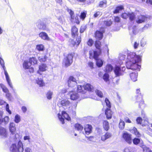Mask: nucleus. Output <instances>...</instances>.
Masks as SVG:
<instances>
[{
	"label": "nucleus",
	"mask_w": 152,
	"mask_h": 152,
	"mask_svg": "<svg viewBox=\"0 0 152 152\" xmlns=\"http://www.w3.org/2000/svg\"><path fill=\"white\" fill-rule=\"evenodd\" d=\"M127 54V61L126 63L127 69L140 71L141 66L139 63L141 62L142 56L131 52H128Z\"/></svg>",
	"instance_id": "1"
},
{
	"label": "nucleus",
	"mask_w": 152,
	"mask_h": 152,
	"mask_svg": "<svg viewBox=\"0 0 152 152\" xmlns=\"http://www.w3.org/2000/svg\"><path fill=\"white\" fill-rule=\"evenodd\" d=\"M125 69L124 66L120 67V66L116 64L114 68L111 64H108L106 66L104 71L109 73L113 70L115 76L118 77L123 75V72Z\"/></svg>",
	"instance_id": "2"
},
{
	"label": "nucleus",
	"mask_w": 152,
	"mask_h": 152,
	"mask_svg": "<svg viewBox=\"0 0 152 152\" xmlns=\"http://www.w3.org/2000/svg\"><path fill=\"white\" fill-rule=\"evenodd\" d=\"M99 40H97L95 43V46L97 50L89 51V55H90V57L92 58V57H93L96 58L99 55H101L102 53L101 43Z\"/></svg>",
	"instance_id": "3"
},
{
	"label": "nucleus",
	"mask_w": 152,
	"mask_h": 152,
	"mask_svg": "<svg viewBox=\"0 0 152 152\" xmlns=\"http://www.w3.org/2000/svg\"><path fill=\"white\" fill-rule=\"evenodd\" d=\"M77 90L78 92L84 94L87 91L93 92L94 91V88L93 86L89 83H87L85 86L77 85Z\"/></svg>",
	"instance_id": "4"
},
{
	"label": "nucleus",
	"mask_w": 152,
	"mask_h": 152,
	"mask_svg": "<svg viewBox=\"0 0 152 152\" xmlns=\"http://www.w3.org/2000/svg\"><path fill=\"white\" fill-rule=\"evenodd\" d=\"M10 150L11 152H23L24 148L22 142L20 140L18 142L17 145L15 143L12 144Z\"/></svg>",
	"instance_id": "5"
},
{
	"label": "nucleus",
	"mask_w": 152,
	"mask_h": 152,
	"mask_svg": "<svg viewBox=\"0 0 152 152\" xmlns=\"http://www.w3.org/2000/svg\"><path fill=\"white\" fill-rule=\"evenodd\" d=\"M36 25L37 28L40 30L46 31L50 32V30L47 26L46 22L42 19L38 20L36 23Z\"/></svg>",
	"instance_id": "6"
},
{
	"label": "nucleus",
	"mask_w": 152,
	"mask_h": 152,
	"mask_svg": "<svg viewBox=\"0 0 152 152\" xmlns=\"http://www.w3.org/2000/svg\"><path fill=\"white\" fill-rule=\"evenodd\" d=\"M74 55V53H69L64 58V64L65 67H67L70 66L72 64L73 61V59Z\"/></svg>",
	"instance_id": "7"
},
{
	"label": "nucleus",
	"mask_w": 152,
	"mask_h": 152,
	"mask_svg": "<svg viewBox=\"0 0 152 152\" xmlns=\"http://www.w3.org/2000/svg\"><path fill=\"white\" fill-rule=\"evenodd\" d=\"M58 116L59 121L62 124H64L65 123V119L69 121L71 120L70 117L66 111H62L61 114L59 113L58 114Z\"/></svg>",
	"instance_id": "8"
},
{
	"label": "nucleus",
	"mask_w": 152,
	"mask_h": 152,
	"mask_svg": "<svg viewBox=\"0 0 152 152\" xmlns=\"http://www.w3.org/2000/svg\"><path fill=\"white\" fill-rule=\"evenodd\" d=\"M105 32V28L101 27L99 30H96L94 33V37L97 40H101L103 38V34Z\"/></svg>",
	"instance_id": "9"
},
{
	"label": "nucleus",
	"mask_w": 152,
	"mask_h": 152,
	"mask_svg": "<svg viewBox=\"0 0 152 152\" xmlns=\"http://www.w3.org/2000/svg\"><path fill=\"white\" fill-rule=\"evenodd\" d=\"M132 141L134 145H138L142 149V150L145 149V148H146V146L144 145L143 142L141 138L137 137H135L132 140Z\"/></svg>",
	"instance_id": "10"
},
{
	"label": "nucleus",
	"mask_w": 152,
	"mask_h": 152,
	"mask_svg": "<svg viewBox=\"0 0 152 152\" xmlns=\"http://www.w3.org/2000/svg\"><path fill=\"white\" fill-rule=\"evenodd\" d=\"M68 86L69 87L74 88L75 86H77L76 80L73 76H70L67 81Z\"/></svg>",
	"instance_id": "11"
},
{
	"label": "nucleus",
	"mask_w": 152,
	"mask_h": 152,
	"mask_svg": "<svg viewBox=\"0 0 152 152\" xmlns=\"http://www.w3.org/2000/svg\"><path fill=\"white\" fill-rule=\"evenodd\" d=\"M122 137L129 144H130L132 142V135L126 132L123 133Z\"/></svg>",
	"instance_id": "12"
},
{
	"label": "nucleus",
	"mask_w": 152,
	"mask_h": 152,
	"mask_svg": "<svg viewBox=\"0 0 152 152\" xmlns=\"http://www.w3.org/2000/svg\"><path fill=\"white\" fill-rule=\"evenodd\" d=\"M100 55H99L96 57L94 58L92 57V58L90 57V55H89V58L94 59L95 60L96 64L98 68H100L103 65L104 61L102 59L99 58V56Z\"/></svg>",
	"instance_id": "13"
},
{
	"label": "nucleus",
	"mask_w": 152,
	"mask_h": 152,
	"mask_svg": "<svg viewBox=\"0 0 152 152\" xmlns=\"http://www.w3.org/2000/svg\"><path fill=\"white\" fill-rule=\"evenodd\" d=\"M81 41V38L80 36H79L78 38H77L75 41H74V39H70L69 40V45L71 47L75 46L76 45L77 47L80 44Z\"/></svg>",
	"instance_id": "14"
},
{
	"label": "nucleus",
	"mask_w": 152,
	"mask_h": 152,
	"mask_svg": "<svg viewBox=\"0 0 152 152\" xmlns=\"http://www.w3.org/2000/svg\"><path fill=\"white\" fill-rule=\"evenodd\" d=\"M3 114V112L0 111V125L3 123L4 124H7L10 120V118L8 116H6L4 118H2Z\"/></svg>",
	"instance_id": "15"
},
{
	"label": "nucleus",
	"mask_w": 152,
	"mask_h": 152,
	"mask_svg": "<svg viewBox=\"0 0 152 152\" xmlns=\"http://www.w3.org/2000/svg\"><path fill=\"white\" fill-rule=\"evenodd\" d=\"M92 128V126L91 125L89 124L86 125L84 128L85 133L83 132V134L87 135L91 133Z\"/></svg>",
	"instance_id": "16"
},
{
	"label": "nucleus",
	"mask_w": 152,
	"mask_h": 152,
	"mask_svg": "<svg viewBox=\"0 0 152 152\" xmlns=\"http://www.w3.org/2000/svg\"><path fill=\"white\" fill-rule=\"evenodd\" d=\"M126 57V55H124L122 53L120 54L119 56V60L117 61V64L118 65V66H120V67H121V65L123 64L122 60H125Z\"/></svg>",
	"instance_id": "17"
},
{
	"label": "nucleus",
	"mask_w": 152,
	"mask_h": 152,
	"mask_svg": "<svg viewBox=\"0 0 152 152\" xmlns=\"http://www.w3.org/2000/svg\"><path fill=\"white\" fill-rule=\"evenodd\" d=\"M7 129L4 127H0V135L2 138H5L7 137Z\"/></svg>",
	"instance_id": "18"
},
{
	"label": "nucleus",
	"mask_w": 152,
	"mask_h": 152,
	"mask_svg": "<svg viewBox=\"0 0 152 152\" xmlns=\"http://www.w3.org/2000/svg\"><path fill=\"white\" fill-rule=\"evenodd\" d=\"M77 93L75 92H70V98L72 100H75L78 99L80 96V95L78 94L79 92L77 90Z\"/></svg>",
	"instance_id": "19"
},
{
	"label": "nucleus",
	"mask_w": 152,
	"mask_h": 152,
	"mask_svg": "<svg viewBox=\"0 0 152 152\" xmlns=\"http://www.w3.org/2000/svg\"><path fill=\"white\" fill-rule=\"evenodd\" d=\"M9 130L11 134L13 135L15 134L16 128L15 126V124L14 122H10L9 124Z\"/></svg>",
	"instance_id": "20"
},
{
	"label": "nucleus",
	"mask_w": 152,
	"mask_h": 152,
	"mask_svg": "<svg viewBox=\"0 0 152 152\" xmlns=\"http://www.w3.org/2000/svg\"><path fill=\"white\" fill-rule=\"evenodd\" d=\"M39 36L42 39L47 40H49L50 38L48 37V34L46 33L44 31H42L40 32Z\"/></svg>",
	"instance_id": "21"
},
{
	"label": "nucleus",
	"mask_w": 152,
	"mask_h": 152,
	"mask_svg": "<svg viewBox=\"0 0 152 152\" xmlns=\"http://www.w3.org/2000/svg\"><path fill=\"white\" fill-rule=\"evenodd\" d=\"M147 18L148 17H147L145 15H141L136 20V22L138 24L141 23L145 22Z\"/></svg>",
	"instance_id": "22"
},
{
	"label": "nucleus",
	"mask_w": 152,
	"mask_h": 152,
	"mask_svg": "<svg viewBox=\"0 0 152 152\" xmlns=\"http://www.w3.org/2000/svg\"><path fill=\"white\" fill-rule=\"evenodd\" d=\"M6 104L5 107L6 110L7 111L8 113L10 115L12 114L11 111L10 110L9 105L6 102L3 100H0V105H2L4 104Z\"/></svg>",
	"instance_id": "23"
},
{
	"label": "nucleus",
	"mask_w": 152,
	"mask_h": 152,
	"mask_svg": "<svg viewBox=\"0 0 152 152\" xmlns=\"http://www.w3.org/2000/svg\"><path fill=\"white\" fill-rule=\"evenodd\" d=\"M105 114L107 119H110L112 118L113 112L110 109H106Z\"/></svg>",
	"instance_id": "24"
},
{
	"label": "nucleus",
	"mask_w": 152,
	"mask_h": 152,
	"mask_svg": "<svg viewBox=\"0 0 152 152\" xmlns=\"http://www.w3.org/2000/svg\"><path fill=\"white\" fill-rule=\"evenodd\" d=\"M71 34L72 37L75 38L78 35V29L75 26H73L71 29Z\"/></svg>",
	"instance_id": "25"
},
{
	"label": "nucleus",
	"mask_w": 152,
	"mask_h": 152,
	"mask_svg": "<svg viewBox=\"0 0 152 152\" xmlns=\"http://www.w3.org/2000/svg\"><path fill=\"white\" fill-rule=\"evenodd\" d=\"M128 17L129 18L130 24L133 25L135 22V15L134 13L133 12L129 13Z\"/></svg>",
	"instance_id": "26"
},
{
	"label": "nucleus",
	"mask_w": 152,
	"mask_h": 152,
	"mask_svg": "<svg viewBox=\"0 0 152 152\" xmlns=\"http://www.w3.org/2000/svg\"><path fill=\"white\" fill-rule=\"evenodd\" d=\"M61 105L65 109L64 107H69L70 104V102L67 99H63L61 101Z\"/></svg>",
	"instance_id": "27"
},
{
	"label": "nucleus",
	"mask_w": 152,
	"mask_h": 152,
	"mask_svg": "<svg viewBox=\"0 0 152 152\" xmlns=\"http://www.w3.org/2000/svg\"><path fill=\"white\" fill-rule=\"evenodd\" d=\"M36 49L38 52H43L45 50V48L43 44H39L36 45Z\"/></svg>",
	"instance_id": "28"
},
{
	"label": "nucleus",
	"mask_w": 152,
	"mask_h": 152,
	"mask_svg": "<svg viewBox=\"0 0 152 152\" xmlns=\"http://www.w3.org/2000/svg\"><path fill=\"white\" fill-rule=\"evenodd\" d=\"M124 9V6L122 5H119L117 6L115 8V10L113 11L114 14H117Z\"/></svg>",
	"instance_id": "29"
},
{
	"label": "nucleus",
	"mask_w": 152,
	"mask_h": 152,
	"mask_svg": "<svg viewBox=\"0 0 152 152\" xmlns=\"http://www.w3.org/2000/svg\"><path fill=\"white\" fill-rule=\"evenodd\" d=\"M138 73L132 72L130 74V76L133 82H135L137 80Z\"/></svg>",
	"instance_id": "30"
},
{
	"label": "nucleus",
	"mask_w": 152,
	"mask_h": 152,
	"mask_svg": "<svg viewBox=\"0 0 152 152\" xmlns=\"http://www.w3.org/2000/svg\"><path fill=\"white\" fill-rule=\"evenodd\" d=\"M130 132L136 135L137 137H140L141 136L140 133L138 131L137 129L134 127H133V129L131 130Z\"/></svg>",
	"instance_id": "31"
},
{
	"label": "nucleus",
	"mask_w": 152,
	"mask_h": 152,
	"mask_svg": "<svg viewBox=\"0 0 152 152\" xmlns=\"http://www.w3.org/2000/svg\"><path fill=\"white\" fill-rule=\"evenodd\" d=\"M112 136L111 133L107 132L104 135L102 136L101 137V139L103 141H105L106 140Z\"/></svg>",
	"instance_id": "32"
},
{
	"label": "nucleus",
	"mask_w": 152,
	"mask_h": 152,
	"mask_svg": "<svg viewBox=\"0 0 152 152\" xmlns=\"http://www.w3.org/2000/svg\"><path fill=\"white\" fill-rule=\"evenodd\" d=\"M36 83L40 87H42L45 85V83L43 79L41 78L38 77L36 79Z\"/></svg>",
	"instance_id": "33"
},
{
	"label": "nucleus",
	"mask_w": 152,
	"mask_h": 152,
	"mask_svg": "<svg viewBox=\"0 0 152 152\" xmlns=\"http://www.w3.org/2000/svg\"><path fill=\"white\" fill-rule=\"evenodd\" d=\"M74 127L75 130L80 132H81L83 129V126L79 123L75 124L74 125Z\"/></svg>",
	"instance_id": "34"
},
{
	"label": "nucleus",
	"mask_w": 152,
	"mask_h": 152,
	"mask_svg": "<svg viewBox=\"0 0 152 152\" xmlns=\"http://www.w3.org/2000/svg\"><path fill=\"white\" fill-rule=\"evenodd\" d=\"M103 124V127L104 130L106 131H108L110 128L108 122L107 120H104Z\"/></svg>",
	"instance_id": "35"
},
{
	"label": "nucleus",
	"mask_w": 152,
	"mask_h": 152,
	"mask_svg": "<svg viewBox=\"0 0 152 152\" xmlns=\"http://www.w3.org/2000/svg\"><path fill=\"white\" fill-rule=\"evenodd\" d=\"M28 62L30 66L34 65L35 64H37V61L35 57L30 58Z\"/></svg>",
	"instance_id": "36"
},
{
	"label": "nucleus",
	"mask_w": 152,
	"mask_h": 152,
	"mask_svg": "<svg viewBox=\"0 0 152 152\" xmlns=\"http://www.w3.org/2000/svg\"><path fill=\"white\" fill-rule=\"evenodd\" d=\"M107 1L106 0H103L100 1L98 7H106L107 5Z\"/></svg>",
	"instance_id": "37"
},
{
	"label": "nucleus",
	"mask_w": 152,
	"mask_h": 152,
	"mask_svg": "<svg viewBox=\"0 0 152 152\" xmlns=\"http://www.w3.org/2000/svg\"><path fill=\"white\" fill-rule=\"evenodd\" d=\"M110 76L109 73L106 72L103 75L102 78L106 82H108L110 80Z\"/></svg>",
	"instance_id": "38"
},
{
	"label": "nucleus",
	"mask_w": 152,
	"mask_h": 152,
	"mask_svg": "<svg viewBox=\"0 0 152 152\" xmlns=\"http://www.w3.org/2000/svg\"><path fill=\"white\" fill-rule=\"evenodd\" d=\"M47 65L45 64H42L39 66V70L41 72L45 71L46 70Z\"/></svg>",
	"instance_id": "39"
},
{
	"label": "nucleus",
	"mask_w": 152,
	"mask_h": 152,
	"mask_svg": "<svg viewBox=\"0 0 152 152\" xmlns=\"http://www.w3.org/2000/svg\"><path fill=\"white\" fill-rule=\"evenodd\" d=\"M140 92V89H138L136 90V94H137L136 95V99L138 100L139 99H142V95L141 93L139 92Z\"/></svg>",
	"instance_id": "40"
},
{
	"label": "nucleus",
	"mask_w": 152,
	"mask_h": 152,
	"mask_svg": "<svg viewBox=\"0 0 152 152\" xmlns=\"http://www.w3.org/2000/svg\"><path fill=\"white\" fill-rule=\"evenodd\" d=\"M23 66L25 69H28L31 66L29 62L27 61H24L23 63Z\"/></svg>",
	"instance_id": "41"
},
{
	"label": "nucleus",
	"mask_w": 152,
	"mask_h": 152,
	"mask_svg": "<svg viewBox=\"0 0 152 152\" xmlns=\"http://www.w3.org/2000/svg\"><path fill=\"white\" fill-rule=\"evenodd\" d=\"M48 58V57L46 55L41 56L38 57V59L40 62H45Z\"/></svg>",
	"instance_id": "42"
},
{
	"label": "nucleus",
	"mask_w": 152,
	"mask_h": 152,
	"mask_svg": "<svg viewBox=\"0 0 152 152\" xmlns=\"http://www.w3.org/2000/svg\"><path fill=\"white\" fill-rule=\"evenodd\" d=\"M125 124L124 121L121 119H120L119 124V127L120 129L121 130L124 129L125 127Z\"/></svg>",
	"instance_id": "43"
},
{
	"label": "nucleus",
	"mask_w": 152,
	"mask_h": 152,
	"mask_svg": "<svg viewBox=\"0 0 152 152\" xmlns=\"http://www.w3.org/2000/svg\"><path fill=\"white\" fill-rule=\"evenodd\" d=\"M105 103H106V105L107 107L106 109H110L111 106V105L110 102L109 101V99L106 98L104 100Z\"/></svg>",
	"instance_id": "44"
},
{
	"label": "nucleus",
	"mask_w": 152,
	"mask_h": 152,
	"mask_svg": "<svg viewBox=\"0 0 152 152\" xmlns=\"http://www.w3.org/2000/svg\"><path fill=\"white\" fill-rule=\"evenodd\" d=\"M0 86L2 89V91L4 93H7L9 92L8 89L3 84L1 83L0 84Z\"/></svg>",
	"instance_id": "45"
},
{
	"label": "nucleus",
	"mask_w": 152,
	"mask_h": 152,
	"mask_svg": "<svg viewBox=\"0 0 152 152\" xmlns=\"http://www.w3.org/2000/svg\"><path fill=\"white\" fill-rule=\"evenodd\" d=\"M21 118L20 115L18 114H16L14 118V121L16 123H18L20 121Z\"/></svg>",
	"instance_id": "46"
},
{
	"label": "nucleus",
	"mask_w": 152,
	"mask_h": 152,
	"mask_svg": "<svg viewBox=\"0 0 152 152\" xmlns=\"http://www.w3.org/2000/svg\"><path fill=\"white\" fill-rule=\"evenodd\" d=\"M95 92L96 95L100 98H102L103 97V94L98 89H96Z\"/></svg>",
	"instance_id": "47"
},
{
	"label": "nucleus",
	"mask_w": 152,
	"mask_h": 152,
	"mask_svg": "<svg viewBox=\"0 0 152 152\" xmlns=\"http://www.w3.org/2000/svg\"><path fill=\"white\" fill-rule=\"evenodd\" d=\"M94 41L93 39L91 38H89L87 43L88 45L90 47H91L94 44Z\"/></svg>",
	"instance_id": "48"
},
{
	"label": "nucleus",
	"mask_w": 152,
	"mask_h": 152,
	"mask_svg": "<svg viewBox=\"0 0 152 152\" xmlns=\"http://www.w3.org/2000/svg\"><path fill=\"white\" fill-rule=\"evenodd\" d=\"M53 93L50 91H49L46 94V97L48 99H50L52 98V96L53 95Z\"/></svg>",
	"instance_id": "49"
},
{
	"label": "nucleus",
	"mask_w": 152,
	"mask_h": 152,
	"mask_svg": "<svg viewBox=\"0 0 152 152\" xmlns=\"http://www.w3.org/2000/svg\"><path fill=\"white\" fill-rule=\"evenodd\" d=\"M104 23L105 26H110L112 23V21L111 20H105L104 22Z\"/></svg>",
	"instance_id": "50"
},
{
	"label": "nucleus",
	"mask_w": 152,
	"mask_h": 152,
	"mask_svg": "<svg viewBox=\"0 0 152 152\" xmlns=\"http://www.w3.org/2000/svg\"><path fill=\"white\" fill-rule=\"evenodd\" d=\"M142 119L140 117H138L136 119L137 123L138 124H141Z\"/></svg>",
	"instance_id": "51"
},
{
	"label": "nucleus",
	"mask_w": 152,
	"mask_h": 152,
	"mask_svg": "<svg viewBox=\"0 0 152 152\" xmlns=\"http://www.w3.org/2000/svg\"><path fill=\"white\" fill-rule=\"evenodd\" d=\"M87 27L86 25L81 26L80 27V33H83L86 29Z\"/></svg>",
	"instance_id": "52"
},
{
	"label": "nucleus",
	"mask_w": 152,
	"mask_h": 152,
	"mask_svg": "<svg viewBox=\"0 0 152 152\" xmlns=\"http://www.w3.org/2000/svg\"><path fill=\"white\" fill-rule=\"evenodd\" d=\"M6 77V81L7 82V84L8 85V86H11V87H12V83L11 82L10 78L9 77V76Z\"/></svg>",
	"instance_id": "53"
},
{
	"label": "nucleus",
	"mask_w": 152,
	"mask_h": 152,
	"mask_svg": "<svg viewBox=\"0 0 152 152\" xmlns=\"http://www.w3.org/2000/svg\"><path fill=\"white\" fill-rule=\"evenodd\" d=\"M129 13H126L125 12L122 13L121 15V17L124 19H126L129 16Z\"/></svg>",
	"instance_id": "54"
},
{
	"label": "nucleus",
	"mask_w": 152,
	"mask_h": 152,
	"mask_svg": "<svg viewBox=\"0 0 152 152\" xmlns=\"http://www.w3.org/2000/svg\"><path fill=\"white\" fill-rule=\"evenodd\" d=\"M0 64L2 67L3 68L5 67L4 60L0 56Z\"/></svg>",
	"instance_id": "55"
},
{
	"label": "nucleus",
	"mask_w": 152,
	"mask_h": 152,
	"mask_svg": "<svg viewBox=\"0 0 152 152\" xmlns=\"http://www.w3.org/2000/svg\"><path fill=\"white\" fill-rule=\"evenodd\" d=\"M86 13L85 12H81L80 15V18L82 19V20L84 19L86 16Z\"/></svg>",
	"instance_id": "56"
},
{
	"label": "nucleus",
	"mask_w": 152,
	"mask_h": 152,
	"mask_svg": "<svg viewBox=\"0 0 152 152\" xmlns=\"http://www.w3.org/2000/svg\"><path fill=\"white\" fill-rule=\"evenodd\" d=\"M6 96L9 101H11V98L12 96L11 93H10L9 92L6 93Z\"/></svg>",
	"instance_id": "57"
},
{
	"label": "nucleus",
	"mask_w": 152,
	"mask_h": 152,
	"mask_svg": "<svg viewBox=\"0 0 152 152\" xmlns=\"http://www.w3.org/2000/svg\"><path fill=\"white\" fill-rule=\"evenodd\" d=\"M120 18L118 16L114 17V21L115 22L119 23L120 21Z\"/></svg>",
	"instance_id": "58"
},
{
	"label": "nucleus",
	"mask_w": 152,
	"mask_h": 152,
	"mask_svg": "<svg viewBox=\"0 0 152 152\" xmlns=\"http://www.w3.org/2000/svg\"><path fill=\"white\" fill-rule=\"evenodd\" d=\"M102 14V13L100 11H97L95 12L94 15V18H97L99 15Z\"/></svg>",
	"instance_id": "59"
},
{
	"label": "nucleus",
	"mask_w": 152,
	"mask_h": 152,
	"mask_svg": "<svg viewBox=\"0 0 152 152\" xmlns=\"http://www.w3.org/2000/svg\"><path fill=\"white\" fill-rule=\"evenodd\" d=\"M146 44V42L143 38H142L140 42V45L142 47H144Z\"/></svg>",
	"instance_id": "60"
},
{
	"label": "nucleus",
	"mask_w": 152,
	"mask_h": 152,
	"mask_svg": "<svg viewBox=\"0 0 152 152\" xmlns=\"http://www.w3.org/2000/svg\"><path fill=\"white\" fill-rule=\"evenodd\" d=\"M143 151L144 152H152V151L150 149L149 147H147L146 146V148L143 149Z\"/></svg>",
	"instance_id": "61"
},
{
	"label": "nucleus",
	"mask_w": 152,
	"mask_h": 152,
	"mask_svg": "<svg viewBox=\"0 0 152 152\" xmlns=\"http://www.w3.org/2000/svg\"><path fill=\"white\" fill-rule=\"evenodd\" d=\"M137 26L135 25L134 26L132 27V33L134 35L136 34Z\"/></svg>",
	"instance_id": "62"
},
{
	"label": "nucleus",
	"mask_w": 152,
	"mask_h": 152,
	"mask_svg": "<svg viewBox=\"0 0 152 152\" xmlns=\"http://www.w3.org/2000/svg\"><path fill=\"white\" fill-rule=\"evenodd\" d=\"M75 22L76 23V24H79L80 23V21H79L78 15H77L75 18Z\"/></svg>",
	"instance_id": "63"
},
{
	"label": "nucleus",
	"mask_w": 152,
	"mask_h": 152,
	"mask_svg": "<svg viewBox=\"0 0 152 152\" xmlns=\"http://www.w3.org/2000/svg\"><path fill=\"white\" fill-rule=\"evenodd\" d=\"M141 100V102L139 104V107L140 108H142V105H144V101L143 100H142V99H139L138 100Z\"/></svg>",
	"instance_id": "64"
}]
</instances>
